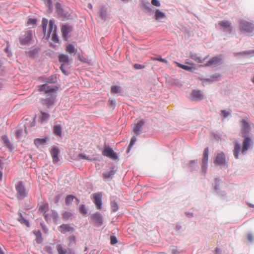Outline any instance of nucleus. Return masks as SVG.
I'll use <instances>...</instances> for the list:
<instances>
[{
    "label": "nucleus",
    "instance_id": "1",
    "mask_svg": "<svg viewBox=\"0 0 254 254\" xmlns=\"http://www.w3.org/2000/svg\"><path fill=\"white\" fill-rule=\"evenodd\" d=\"M48 20L43 18L42 20V25L43 30L45 36H47V38L49 39L50 35L52 36V40L56 43L59 42V38L57 34V26L55 24V20L54 19H50L48 24V29L47 32H46L47 26L48 24Z\"/></svg>",
    "mask_w": 254,
    "mask_h": 254
},
{
    "label": "nucleus",
    "instance_id": "2",
    "mask_svg": "<svg viewBox=\"0 0 254 254\" xmlns=\"http://www.w3.org/2000/svg\"><path fill=\"white\" fill-rule=\"evenodd\" d=\"M240 29L243 32L251 33L254 30V26L252 23L243 20L240 22Z\"/></svg>",
    "mask_w": 254,
    "mask_h": 254
},
{
    "label": "nucleus",
    "instance_id": "3",
    "mask_svg": "<svg viewBox=\"0 0 254 254\" xmlns=\"http://www.w3.org/2000/svg\"><path fill=\"white\" fill-rule=\"evenodd\" d=\"M102 154L113 160H116L118 158L117 154L114 152L112 148L108 146H105L102 151Z\"/></svg>",
    "mask_w": 254,
    "mask_h": 254
},
{
    "label": "nucleus",
    "instance_id": "4",
    "mask_svg": "<svg viewBox=\"0 0 254 254\" xmlns=\"http://www.w3.org/2000/svg\"><path fill=\"white\" fill-rule=\"evenodd\" d=\"M32 40V31L30 30L26 31L24 34L22 35L20 38V43L22 45H28L30 44Z\"/></svg>",
    "mask_w": 254,
    "mask_h": 254
},
{
    "label": "nucleus",
    "instance_id": "5",
    "mask_svg": "<svg viewBox=\"0 0 254 254\" xmlns=\"http://www.w3.org/2000/svg\"><path fill=\"white\" fill-rule=\"evenodd\" d=\"M17 192V198L20 199L24 198L27 194L22 182H20L15 187Z\"/></svg>",
    "mask_w": 254,
    "mask_h": 254
},
{
    "label": "nucleus",
    "instance_id": "6",
    "mask_svg": "<svg viewBox=\"0 0 254 254\" xmlns=\"http://www.w3.org/2000/svg\"><path fill=\"white\" fill-rule=\"evenodd\" d=\"M241 122L242 123L241 132L242 134V136L244 137H248V136L251 130L249 123L245 120H242Z\"/></svg>",
    "mask_w": 254,
    "mask_h": 254
},
{
    "label": "nucleus",
    "instance_id": "7",
    "mask_svg": "<svg viewBox=\"0 0 254 254\" xmlns=\"http://www.w3.org/2000/svg\"><path fill=\"white\" fill-rule=\"evenodd\" d=\"M218 24L224 32L231 33L232 31V27L231 23L228 21H220L219 22Z\"/></svg>",
    "mask_w": 254,
    "mask_h": 254
},
{
    "label": "nucleus",
    "instance_id": "8",
    "mask_svg": "<svg viewBox=\"0 0 254 254\" xmlns=\"http://www.w3.org/2000/svg\"><path fill=\"white\" fill-rule=\"evenodd\" d=\"M49 210V204L48 203H41L39 206L38 212L42 214L46 221H48V216L46 213Z\"/></svg>",
    "mask_w": 254,
    "mask_h": 254
},
{
    "label": "nucleus",
    "instance_id": "9",
    "mask_svg": "<svg viewBox=\"0 0 254 254\" xmlns=\"http://www.w3.org/2000/svg\"><path fill=\"white\" fill-rule=\"evenodd\" d=\"M245 138L243 142L242 148L241 150L242 153H244L245 152H246L253 144V141L250 137H246Z\"/></svg>",
    "mask_w": 254,
    "mask_h": 254
},
{
    "label": "nucleus",
    "instance_id": "10",
    "mask_svg": "<svg viewBox=\"0 0 254 254\" xmlns=\"http://www.w3.org/2000/svg\"><path fill=\"white\" fill-rule=\"evenodd\" d=\"M58 89L57 86L51 87L48 86L47 84H44L39 86V90L40 91H44L45 93H52L56 91Z\"/></svg>",
    "mask_w": 254,
    "mask_h": 254
},
{
    "label": "nucleus",
    "instance_id": "11",
    "mask_svg": "<svg viewBox=\"0 0 254 254\" xmlns=\"http://www.w3.org/2000/svg\"><path fill=\"white\" fill-rule=\"evenodd\" d=\"M116 170L115 167H111L109 170L106 171L103 174L104 180H109L113 178V176L116 173Z\"/></svg>",
    "mask_w": 254,
    "mask_h": 254
},
{
    "label": "nucleus",
    "instance_id": "12",
    "mask_svg": "<svg viewBox=\"0 0 254 254\" xmlns=\"http://www.w3.org/2000/svg\"><path fill=\"white\" fill-rule=\"evenodd\" d=\"M191 96L193 100H201L203 98V95L201 91L199 90H193L191 93Z\"/></svg>",
    "mask_w": 254,
    "mask_h": 254
},
{
    "label": "nucleus",
    "instance_id": "13",
    "mask_svg": "<svg viewBox=\"0 0 254 254\" xmlns=\"http://www.w3.org/2000/svg\"><path fill=\"white\" fill-rule=\"evenodd\" d=\"M207 56L205 57L204 58H201L198 54L194 53H191L190 55V58L195 61L197 63L203 64L205 61V60L207 59Z\"/></svg>",
    "mask_w": 254,
    "mask_h": 254
},
{
    "label": "nucleus",
    "instance_id": "14",
    "mask_svg": "<svg viewBox=\"0 0 254 254\" xmlns=\"http://www.w3.org/2000/svg\"><path fill=\"white\" fill-rule=\"evenodd\" d=\"M61 30L64 39L65 40H67V35L71 31L72 27L68 25H63Z\"/></svg>",
    "mask_w": 254,
    "mask_h": 254
},
{
    "label": "nucleus",
    "instance_id": "15",
    "mask_svg": "<svg viewBox=\"0 0 254 254\" xmlns=\"http://www.w3.org/2000/svg\"><path fill=\"white\" fill-rule=\"evenodd\" d=\"M221 59L217 57H213L210 60L204 64V66H209L211 65H216L221 63Z\"/></svg>",
    "mask_w": 254,
    "mask_h": 254
},
{
    "label": "nucleus",
    "instance_id": "16",
    "mask_svg": "<svg viewBox=\"0 0 254 254\" xmlns=\"http://www.w3.org/2000/svg\"><path fill=\"white\" fill-rule=\"evenodd\" d=\"M186 64H188V65L178 64V66L183 69L191 72H192L194 70L196 69V68L194 66V64L193 63L186 62Z\"/></svg>",
    "mask_w": 254,
    "mask_h": 254
},
{
    "label": "nucleus",
    "instance_id": "17",
    "mask_svg": "<svg viewBox=\"0 0 254 254\" xmlns=\"http://www.w3.org/2000/svg\"><path fill=\"white\" fill-rule=\"evenodd\" d=\"M60 232L64 234L66 232H72L74 231V228L69 224H62L59 227Z\"/></svg>",
    "mask_w": 254,
    "mask_h": 254
},
{
    "label": "nucleus",
    "instance_id": "18",
    "mask_svg": "<svg viewBox=\"0 0 254 254\" xmlns=\"http://www.w3.org/2000/svg\"><path fill=\"white\" fill-rule=\"evenodd\" d=\"M51 156L53 158V161L54 163H57L59 161L58 157L59 151L58 148L55 147L53 148L51 151Z\"/></svg>",
    "mask_w": 254,
    "mask_h": 254
},
{
    "label": "nucleus",
    "instance_id": "19",
    "mask_svg": "<svg viewBox=\"0 0 254 254\" xmlns=\"http://www.w3.org/2000/svg\"><path fill=\"white\" fill-rule=\"evenodd\" d=\"M145 122L143 120L139 121L135 125L134 127L133 128V132L136 134L139 135L140 134V131L144 125Z\"/></svg>",
    "mask_w": 254,
    "mask_h": 254
},
{
    "label": "nucleus",
    "instance_id": "20",
    "mask_svg": "<svg viewBox=\"0 0 254 254\" xmlns=\"http://www.w3.org/2000/svg\"><path fill=\"white\" fill-rule=\"evenodd\" d=\"M225 155L223 153H218L216 156V159L215 160V163L223 165L225 164Z\"/></svg>",
    "mask_w": 254,
    "mask_h": 254
},
{
    "label": "nucleus",
    "instance_id": "21",
    "mask_svg": "<svg viewBox=\"0 0 254 254\" xmlns=\"http://www.w3.org/2000/svg\"><path fill=\"white\" fill-rule=\"evenodd\" d=\"M59 61L62 63V64L69 65L70 59L67 55L64 54H60L59 56Z\"/></svg>",
    "mask_w": 254,
    "mask_h": 254
},
{
    "label": "nucleus",
    "instance_id": "22",
    "mask_svg": "<svg viewBox=\"0 0 254 254\" xmlns=\"http://www.w3.org/2000/svg\"><path fill=\"white\" fill-rule=\"evenodd\" d=\"M58 254H69L68 251L61 244H58L56 246Z\"/></svg>",
    "mask_w": 254,
    "mask_h": 254
},
{
    "label": "nucleus",
    "instance_id": "23",
    "mask_svg": "<svg viewBox=\"0 0 254 254\" xmlns=\"http://www.w3.org/2000/svg\"><path fill=\"white\" fill-rule=\"evenodd\" d=\"M53 132L56 135L61 137L62 134V127L60 125H55L53 127Z\"/></svg>",
    "mask_w": 254,
    "mask_h": 254
},
{
    "label": "nucleus",
    "instance_id": "24",
    "mask_svg": "<svg viewBox=\"0 0 254 254\" xmlns=\"http://www.w3.org/2000/svg\"><path fill=\"white\" fill-rule=\"evenodd\" d=\"M241 150V145L238 142H235L234 145V155L236 159L239 157V154Z\"/></svg>",
    "mask_w": 254,
    "mask_h": 254
},
{
    "label": "nucleus",
    "instance_id": "25",
    "mask_svg": "<svg viewBox=\"0 0 254 254\" xmlns=\"http://www.w3.org/2000/svg\"><path fill=\"white\" fill-rule=\"evenodd\" d=\"M102 194L100 193H96V208H102Z\"/></svg>",
    "mask_w": 254,
    "mask_h": 254
},
{
    "label": "nucleus",
    "instance_id": "26",
    "mask_svg": "<svg viewBox=\"0 0 254 254\" xmlns=\"http://www.w3.org/2000/svg\"><path fill=\"white\" fill-rule=\"evenodd\" d=\"M19 218H18V221L22 224H24L27 227L29 226V224L28 221L24 219L22 216V213L21 212L18 213Z\"/></svg>",
    "mask_w": 254,
    "mask_h": 254
},
{
    "label": "nucleus",
    "instance_id": "27",
    "mask_svg": "<svg viewBox=\"0 0 254 254\" xmlns=\"http://www.w3.org/2000/svg\"><path fill=\"white\" fill-rule=\"evenodd\" d=\"M122 92L121 87L117 85L112 86L111 88V93L112 94H118Z\"/></svg>",
    "mask_w": 254,
    "mask_h": 254
},
{
    "label": "nucleus",
    "instance_id": "28",
    "mask_svg": "<svg viewBox=\"0 0 254 254\" xmlns=\"http://www.w3.org/2000/svg\"><path fill=\"white\" fill-rule=\"evenodd\" d=\"M208 154H209V150L208 148H206L203 152V165H206L208 160Z\"/></svg>",
    "mask_w": 254,
    "mask_h": 254
},
{
    "label": "nucleus",
    "instance_id": "29",
    "mask_svg": "<svg viewBox=\"0 0 254 254\" xmlns=\"http://www.w3.org/2000/svg\"><path fill=\"white\" fill-rule=\"evenodd\" d=\"M66 51L70 54H75L76 53V50L75 49L74 47L71 44H68L66 46Z\"/></svg>",
    "mask_w": 254,
    "mask_h": 254
},
{
    "label": "nucleus",
    "instance_id": "30",
    "mask_svg": "<svg viewBox=\"0 0 254 254\" xmlns=\"http://www.w3.org/2000/svg\"><path fill=\"white\" fill-rule=\"evenodd\" d=\"M78 157L80 159H85V160H91L94 159L93 157V155H90L89 154H86L85 153L79 154Z\"/></svg>",
    "mask_w": 254,
    "mask_h": 254
},
{
    "label": "nucleus",
    "instance_id": "31",
    "mask_svg": "<svg viewBox=\"0 0 254 254\" xmlns=\"http://www.w3.org/2000/svg\"><path fill=\"white\" fill-rule=\"evenodd\" d=\"M1 139L3 141V143L8 148H10L11 144L9 142V140L6 135H2L1 136Z\"/></svg>",
    "mask_w": 254,
    "mask_h": 254
},
{
    "label": "nucleus",
    "instance_id": "32",
    "mask_svg": "<svg viewBox=\"0 0 254 254\" xmlns=\"http://www.w3.org/2000/svg\"><path fill=\"white\" fill-rule=\"evenodd\" d=\"M103 224L102 216L100 214L96 213V226H100Z\"/></svg>",
    "mask_w": 254,
    "mask_h": 254
},
{
    "label": "nucleus",
    "instance_id": "33",
    "mask_svg": "<svg viewBox=\"0 0 254 254\" xmlns=\"http://www.w3.org/2000/svg\"><path fill=\"white\" fill-rule=\"evenodd\" d=\"M46 141L44 138H36L34 140V143L36 146L44 144Z\"/></svg>",
    "mask_w": 254,
    "mask_h": 254
},
{
    "label": "nucleus",
    "instance_id": "34",
    "mask_svg": "<svg viewBox=\"0 0 254 254\" xmlns=\"http://www.w3.org/2000/svg\"><path fill=\"white\" fill-rule=\"evenodd\" d=\"M165 14L162 12L160 11L159 10L157 9L155 11V16L156 19H158L159 18H164L165 17Z\"/></svg>",
    "mask_w": 254,
    "mask_h": 254
},
{
    "label": "nucleus",
    "instance_id": "35",
    "mask_svg": "<svg viewBox=\"0 0 254 254\" xmlns=\"http://www.w3.org/2000/svg\"><path fill=\"white\" fill-rule=\"evenodd\" d=\"M74 199H75V197L72 195H68L65 198V204L66 205H69L71 204V202Z\"/></svg>",
    "mask_w": 254,
    "mask_h": 254
},
{
    "label": "nucleus",
    "instance_id": "36",
    "mask_svg": "<svg viewBox=\"0 0 254 254\" xmlns=\"http://www.w3.org/2000/svg\"><path fill=\"white\" fill-rule=\"evenodd\" d=\"M72 214L70 212L65 211L63 213V218L64 220H68L70 219Z\"/></svg>",
    "mask_w": 254,
    "mask_h": 254
},
{
    "label": "nucleus",
    "instance_id": "37",
    "mask_svg": "<svg viewBox=\"0 0 254 254\" xmlns=\"http://www.w3.org/2000/svg\"><path fill=\"white\" fill-rule=\"evenodd\" d=\"M109 107L112 110H113L115 107H116V101L115 100L113 99H110L109 100Z\"/></svg>",
    "mask_w": 254,
    "mask_h": 254
},
{
    "label": "nucleus",
    "instance_id": "38",
    "mask_svg": "<svg viewBox=\"0 0 254 254\" xmlns=\"http://www.w3.org/2000/svg\"><path fill=\"white\" fill-rule=\"evenodd\" d=\"M55 99V96H51L50 98H47L46 100L47 105L48 106H50L54 104Z\"/></svg>",
    "mask_w": 254,
    "mask_h": 254
},
{
    "label": "nucleus",
    "instance_id": "39",
    "mask_svg": "<svg viewBox=\"0 0 254 254\" xmlns=\"http://www.w3.org/2000/svg\"><path fill=\"white\" fill-rule=\"evenodd\" d=\"M41 115L40 119L42 121H45L48 120L50 117V115L48 113H45L44 112H41Z\"/></svg>",
    "mask_w": 254,
    "mask_h": 254
},
{
    "label": "nucleus",
    "instance_id": "40",
    "mask_svg": "<svg viewBox=\"0 0 254 254\" xmlns=\"http://www.w3.org/2000/svg\"><path fill=\"white\" fill-rule=\"evenodd\" d=\"M100 16L102 19H105L107 16L106 9L104 7L102 8L100 11Z\"/></svg>",
    "mask_w": 254,
    "mask_h": 254
},
{
    "label": "nucleus",
    "instance_id": "41",
    "mask_svg": "<svg viewBox=\"0 0 254 254\" xmlns=\"http://www.w3.org/2000/svg\"><path fill=\"white\" fill-rule=\"evenodd\" d=\"M57 81V77L55 75H53L50 76L47 79V82L53 83H55Z\"/></svg>",
    "mask_w": 254,
    "mask_h": 254
},
{
    "label": "nucleus",
    "instance_id": "42",
    "mask_svg": "<svg viewBox=\"0 0 254 254\" xmlns=\"http://www.w3.org/2000/svg\"><path fill=\"white\" fill-rule=\"evenodd\" d=\"M136 141V137L134 136H132L131 138L130 143L127 148V152H129L131 147L133 145L135 141Z\"/></svg>",
    "mask_w": 254,
    "mask_h": 254
},
{
    "label": "nucleus",
    "instance_id": "43",
    "mask_svg": "<svg viewBox=\"0 0 254 254\" xmlns=\"http://www.w3.org/2000/svg\"><path fill=\"white\" fill-rule=\"evenodd\" d=\"M67 240L69 242L68 246L75 243V237L74 236H70L67 238Z\"/></svg>",
    "mask_w": 254,
    "mask_h": 254
},
{
    "label": "nucleus",
    "instance_id": "44",
    "mask_svg": "<svg viewBox=\"0 0 254 254\" xmlns=\"http://www.w3.org/2000/svg\"><path fill=\"white\" fill-rule=\"evenodd\" d=\"M111 208L113 212H116L118 209V205L117 203L115 201L111 202Z\"/></svg>",
    "mask_w": 254,
    "mask_h": 254
},
{
    "label": "nucleus",
    "instance_id": "45",
    "mask_svg": "<svg viewBox=\"0 0 254 254\" xmlns=\"http://www.w3.org/2000/svg\"><path fill=\"white\" fill-rule=\"evenodd\" d=\"M67 65H65V64H62L60 66V69L62 70V72L65 75H67L68 73L67 71L65 69V67Z\"/></svg>",
    "mask_w": 254,
    "mask_h": 254
},
{
    "label": "nucleus",
    "instance_id": "46",
    "mask_svg": "<svg viewBox=\"0 0 254 254\" xmlns=\"http://www.w3.org/2000/svg\"><path fill=\"white\" fill-rule=\"evenodd\" d=\"M53 248L51 246H46L44 248V250L48 252L49 254H52Z\"/></svg>",
    "mask_w": 254,
    "mask_h": 254
},
{
    "label": "nucleus",
    "instance_id": "47",
    "mask_svg": "<svg viewBox=\"0 0 254 254\" xmlns=\"http://www.w3.org/2000/svg\"><path fill=\"white\" fill-rule=\"evenodd\" d=\"M79 211L81 214H86L87 213V210L86 209L84 205H81L79 207Z\"/></svg>",
    "mask_w": 254,
    "mask_h": 254
},
{
    "label": "nucleus",
    "instance_id": "48",
    "mask_svg": "<svg viewBox=\"0 0 254 254\" xmlns=\"http://www.w3.org/2000/svg\"><path fill=\"white\" fill-rule=\"evenodd\" d=\"M153 60L158 61L159 62L164 63L165 64H167L168 62L165 59H162L161 57H159L157 58H154L153 59Z\"/></svg>",
    "mask_w": 254,
    "mask_h": 254
},
{
    "label": "nucleus",
    "instance_id": "49",
    "mask_svg": "<svg viewBox=\"0 0 254 254\" xmlns=\"http://www.w3.org/2000/svg\"><path fill=\"white\" fill-rule=\"evenodd\" d=\"M42 1H43L46 5V6H48L49 8H51L52 3L51 0H42Z\"/></svg>",
    "mask_w": 254,
    "mask_h": 254
},
{
    "label": "nucleus",
    "instance_id": "50",
    "mask_svg": "<svg viewBox=\"0 0 254 254\" xmlns=\"http://www.w3.org/2000/svg\"><path fill=\"white\" fill-rule=\"evenodd\" d=\"M110 239H111V244L112 245H115L116 243H117V242H118L117 239L115 236H112L111 237Z\"/></svg>",
    "mask_w": 254,
    "mask_h": 254
},
{
    "label": "nucleus",
    "instance_id": "51",
    "mask_svg": "<svg viewBox=\"0 0 254 254\" xmlns=\"http://www.w3.org/2000/svg\"><path fill=\"white\" fill-rule=\"evenodd\" d=\"M133 67L136 69H139L144 68L145 67V65L135 64H134Z\"/></svg>",
    "mask_w": 254,
    "mask_h": 254
},
{
    "label": "nucleus",
    "instance_id": "52",
    "mask_svg": "<svg viewBox=\"0 0 254 254\" xmlns=\"http://www.w3.org/2000/svg\"><path fill=\"white\" fill-rule=\"evenodd\" d=\"M221 114L224 118H226L230 115V113L226 110H222Z\"/></svg>",
    "mask_w": 254,
    "mask_h": 254
},
{
    "label": "nucleus",
    "instance_id": "53",
    "mask_svg": "<svg viewBox=\"0 0 254 254\" xmlns=\"http://www.w3.org/2000/svg\"><path fill=\"white\" fill-rule=\"evenodd\" d=\"M151 4L156 6H159L160 5V3L158 0H152Z\"/></svg>",
    "mask_w": 254,
    "mask_h": 254
},
{
    "label": "nucleus",
    "instance_id": "54",
    "mask_svg": "<svg viewBox=\"0 0 254 254\" xmlns=\"http://www.w3.org/2000/svg\"><path fill=\"white\" fill-rule=\"evenodd\" d=\"M36 20L35 19H29L27 21V24H35L36 23Z\"/></svg>",
    "mask_w": 254,
    "mask_h": 254
},
{
    "label": "nucleus",
    "instance_id": "55",
    "mask_svg": "<svg viewBox=\"0 0 254 254\" xmlns=\"http://www.w3.org/2000/svg\"><path fill=\"white\" fill-rule=\"evenodd\" d=\"M22 131L21 130H18L16 132V135L17 137H20L21 133H22Z\"/></svg>",
    "mask_w": 254,
    "mask_h": 254
},
{
    "label": "nucleus",
    "instance_id": "56",
    "mask_svg": "<svg viewBox=\"0 0 254 254\" xmlns=\"http://www.w3.org/2000/svg\"><path fill=\"white\" fill-rule=\"evenodd\" d=\"M253 236L251 234H249L248 235V239L250 242H252L253 241Z\"/></svg>",
    "mask_w": 254,
    "mask_h": 254
},
{
    "label": "nucleus",
    "instance_id": "57",
    "mask_svg": "<svg viewBox=\"0 0 254 254\" xmlns=\"http://www.w3.org/2000/svg\"><path fill=\"white\" fill-rule=\"evenodd\" d=\"M78 59L81 62H85V59L82 57H81L80 55H78Z\"/></svg>",
    "mask_w": 254,
    "mask_h": 254
},
{
    "label": "nucleus",
    "instance_id": "58",
    "mask_svg": "<svg viewBox=\"0 0 254 254\" xmlns=\"http://www.w3.org/2000/svg\"><path fill=\"white\" fill-rule=\"evenodd\" d=\"M60 5V4H57V6H56L57 8V11H58V13H60V12L61 11H62V9H60V8H58V5Z\"/></svg>",
    "mask_w": 254,
    "mask_h": 254
},
{
    "label": "nucleus",
    "instance_id": "59",
    "mask_svg": "<svg viewBox=\"0 0 254 254\" xmlns=\"http://www.w3.org/2000/svg\"><path fill=\"white\" fill-rule=\"evenodd\" d=\"M92 196L93 199V202L95 203V194H93Z\"/></svg>",
    "mask_w": 254,
    "mask_h": 254
},
{
    "label": "nucleus",
    "instance_id": "60",
    "mask_svg": "<svg viewBox=\"0 0 254 254\" xmlns=\"http://www.w3.org/2000/svg\"><path fill=\"white\" fill-rule=\"evenodd\" d=\"M172 253H173V254H177V250H173L172 251Z\"/></svg>",
    "mask_w": 254,
    "mask_h": 254
},
{
    "label": "nucleus",
    "instance_id": "61",
    "mask_svg": "<svg viewBox=\"0 0 254 254\" xmlns=\"http://www.w3.org/2000/svg\"><path fill=\"white\" fill-rule=\"evenodd\" d=\"M59 198H60V196L59 195H58V196H57L56 197V202L58 201Z\"/></svg>",
    "mask_w": 254,
    "mask_h": 254
},
{
    "label": "nucleus",
    "instance_id": "62",
    "mask_svg": "<svg viewBox=\"0 0 254 254\" xmlns=\"http://www.w3.org/2000/svg\"><path fill=\"white\" fill-rule=\"evenodd\" d=\"M215 251L216 253H218L220 251V250L217 248H216Z\"/></svg>",
    "mask_w": 254,
    "mask_h": 254
},
{
    "label": "nucleus",
    "instance_id": "63",
    "mask_svg": "<svg viewBox=\"0 0 254 254\" xmlns=\"http://www.w3.org/2000/svg\"><path fill=\"white\" fill-rule=\"evenodd\" d=\"M0 254H4V252L2 251V250L0 247Z\"/></svg>",
    "mask_w": 254,
    "mask_h": 254
},
{
    "label": "nucleus",
    "instance_id": "64",
    "mask_svg": "<svg viewBox=\"0 0 254 254\" xmlns=\"http://www.w3.org/2000/svg\"><path fill=\"white\" fill-rule=\"evenodd\" d=\"M252 82L254 84V76L251 79Z\"/></svg>",
    "mask_w": 254,
    "mask_h": 254
}]
</instances>
